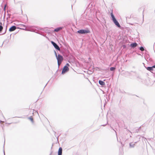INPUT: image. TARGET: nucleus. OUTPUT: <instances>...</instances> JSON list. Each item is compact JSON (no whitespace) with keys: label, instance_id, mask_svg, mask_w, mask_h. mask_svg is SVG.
I'll return each mask as SVG.
<instances>
[{"label":"nucleus","instance_id":"412c9836","mask_svg":"<svg viewBox=\"0 0 155 155\" xmlns=\"http://www.w3.org/2000/svg\"><path fill=\"white\" fill-rule=\"evenodd\" d=\"M6 5H5L4 6V10L5 11V8H6Z\"/></svg>","mask_w":155,"mask_h":155},{"label":"nucleus","instance_id":"a878e982","mask_svg":"<svg viewBox=\"0 0 155 155\" xmlns=\"http://www.w3.org/2000/svg\"><path fill=\"white\" fill-rule=\"evenodd\" d=\"M106 125V124L102 125L103 126H104Z\"/></svg>","mask_w":155,"mask_h":155},{"label":"nucleus","instance_id":"b1692460","mask_svg":"<svg viewBox=\"0 0 155 155\" xmlns=\"http://www.w3.org/2000/svg\"><path fill=\"white\" fill-rule=\"evenodd\" d=\"M137 143V142H135L134 143H135V144L136 143Z\"/></svg>","mask_w":155,"mask_h":155},{"label":"nucleus","instance_id":"9b49d317","mask_svg":"<svg viewBox=\"0 0 155 155\" xmlns=\"http://www.w3.org/2000/svg\"><path fill=\"white\" fill-rule=\"evenodd\" d=\"M129 148H133L135 146V143H133L131 142L129 143Z\"/></svg>","mask_w":155,"mask_h":155},{"label":"nucleus","instance_id":"ddd939ff","mask_svg":"<svg viewBox=\"0 0 155 155\" xmlns=\"http://www.w3.org/2000/svg\"><path fill=\"white\" fill-rule=\"evenodd\" d=\"M110 15H111V17L112 18V20H113L116 18L114 16V15L113 14V12H112L110 13Z\"/></svg>","mask_w":155,"mask_h":155},{"label":"nucleus","instance_id":"dca6fc26","mask_svg":"<svg viewBox=\"0 0 155 155\" xmlns=\"http://www.w3.org/2000/svg\"><path fill=\"white\" fill-rule=\"evenodd\" d=\"M2 24L1 23H0V32L1 31L2 29H3V27L2 26Z\"/></svg>","mask_w":155,"mask_h":155},{"label":"nucleus","instance_id":"4be33fe9","mask_svg":"<svg viewBox=\"0 0 155 155\" xmlns=\"http://www.w3.org/2000/svg\"><path fill=\"white\" fill-rule=\"evenodd\" d=\"M153 69H154V68H155V65L153 66Z\"/></svg>","mask_w":155,"mask_h":155},{"label":"nucleus","instance_id":"6ab92c4d","mask_svg":"<svg viewBox=\"0 0 155 155\" xmlns=\"http://www.w3.org/2000/svg\"><path fill=\"white\" fill-rule=\"evenodd\" d=\"M70 65L68 63H67L65 66L68 67Z\"/></svg>","mask_w":155,"mask_h":155},{"label":"nucleus","instance_id":"6e6552de","mask_svg":"<svg viewBox=\"0 0 155 155\" xmlns=\"http://www.w3.org/2000/svg\"><path fill=\"white\" fill-rule=\"evenodd\" d=\"M62 149L61 147H60L58 151V155H62Z\"/></svg>","mask_w":155,"mask_h":155},{"label":"nucleus","instance_id":"393cba45","mask_svg":"<svg viewBox=\"0 0 155 155\" xmlns=\"http://www.w3.org/2000/svg\"><path fill=\"white\" fill-rule=\"evenodd\" d=\"M54 134H55L56 133V132H55L54 131Z\"/></svg>","mask_w":155,"mask_h":155},{"label":"nucleus","instance_id":"7ed1b4c3","mask_svg":"<svg viewBox=\"0 0 155 155\" xmlns=\"http://www.w3.org/2000/svg\"><path fill=\"white\" fill-rule=\"evenodd\" d=\"M52 45L53 46L54 48L57 50L60 51V49L59 46L54 42L53 41H51Z\"/></svg>","mask_w":155,"mask_h":155},{"label":"nucleus","instance_id":"0eeeda50","mask_svg":"<svg viewBox=\"0 0 155 155\" xmlns=\"http://www.w3.org/2000/svg\"><path fill=\"white\" fill-rule=\"evenodd\" d=\"M138 44L136 43V42H134L133 43H132L130 45V46L132 48H134L135 47H137V45Z\"/></svg>","mask_w":155,"mask_h":155},{"label":"nucleus","instance_id":"2eb2a0df","mask_svg":"<svg viewBox=\"0 0 155 155\" xmlns=\"http://www.w3.org/2000/svg\"><path fill=\"white\" fill-rule=\"evenodd\" d=\"M139 49L142 51H143L144 50V48L142 46L140 47L139 48Z\"/></svg>","mask_w":155,"mask_h":155},{"label":"nucleus","instance_id":"f257e3e1","mask_svg":"<svg viewBox=\"0 0 155 155\" xmlns=\"http://www.w3.org/2000/svg\"><path fill=\"white\" fill-rule=\"evenodd\" d=\"M56 59L58 61V66L61 64L63 61V56L60 54H58Z\"/></svg>","mask_w":155,"mask_h":155},{"label":"nucleus","instance_id":"423d86ee","mask_svg":"<svg viewBox=\"0 0 155 155\" xmlns=\"http://www.w3.org/2000/svg\"><path fill=\"white\" fill-rule=\"evenodd\" d=\"M63 28H64V27H57V28H55L54 30V32H58V31H60L62 30Z\"/></svg>","mask_w":155,"mask_h":155},{"label":"nucleus","instance_id":"9d476101","mask_svg":"<svg viewBox=\"0 0 155 155\" xmlns=\"http://www.w3.org/2000/svg\"><path fill=\"white\" fill-rule=\"evenodd\" d=\"M16 29V27L15 26H13L11 27L9 29V31H12L15 30Z\"/></svg>","mask_w":155,"mask_h":155},{"label":"nucleus","instance_id":"1a4fd4ad","mask_svg":"<svg viewBox=\"0 0 155 155\" xmlns=\"http://www.w3.org/2000/svg\"><path fill=\"white\" fill-rule=\"evenodd\" d=\"M146 68L147 70L151 72H152V71H153L154 70L153 67V66L151 67H147Z\"/></svg>","mask_w":155,"mask_h":155},{"label":"nucleus","instance_id":"aec40b11","mask_svg":"<svg viewBox=\"0 0 155 155\" xmlns=\"http://www.w3.org/2000/svg\"><path fill=\"white\" fill-rule=\"evenodd\" d=\"M29 119L31 121V122H33V119L32 118L30 117Z\"/></svg>","mask_w":155,"mask_h":155},{"label":"nucleus","instance_id":"f8f14e48","mask_svg":"<svg viewBox=\"0 0 155 155\" xmlns=\"http://www.w3.org/2000/svg\"><path fill=\"white\" fill-rule=\"evenodd\" d=\"M99 83L102 86H104L105 84V82L104 81L100 80L99 81Z\"/></svg>","mask_w":155,"mask_h":155},{"label":"nucleus","instance_id":"20e7f679","mask_svg":"<svg viewBox=\"0 0 155 155\" xmlns=\"http://www.w3.org/2000/svg\"><path fill=\"white\" fill-rule=\"evenodd\" d=\"M69 71V68L67 66H64L62 71V74H64Z\"/></svg>","mask_w":155,"mask_h":155},{"label":"nucleus","instance_id":"39448f33","mask_svg":"<svg viewBox=\"0 0 155 155\" xmlns=\"http://www.w3.org/2000/svg\"><path fill=\"white\" fill-rule=\"evenodd\" d=\"M112 21L115 24V25L118 27L120 28L121 27V26L118 21L116 19V18H115L113 20H112Z\"/></svg>","mask_w":155,"mask_h":155},{"label":"nucleus","instance_id":"f3484780","mask_svg":"<svg viewBox=\"0 0 155 155\" xmlns=\"http://www.w3.org/2000/svg\"><path fill=\"white\" fill-rule=\"evenodd\" d=\"M54 53L55 55L56 58L57 57L58 55H57V53L55 51H54Z\"/></svg>","mask_w":155,"mask_h":155},{"label":"nucleus","instance_id":"5701e85b","mask_svg":"<svg viewBox=\"0 0 155 155\" xmlns=\"http://www.w3.org/2000/svg\"><path fill=\"white\" fill-rule=\"evenodd\" d=\"M123 47L124 48H125L126 47V46L125 45H124Z\"/></svg>","mask_w":155,"mask_h":155},{"label":"nucleus","instance_id":"4468645a","mask_svg":"<svg viewBox=\"0 0 155 155\" xmlns=\"http://www.w3.org/2000/svg\"><path fill=\"white\" fill-rule=\"evenodd\" d=\"M115 69H116V67H110V71H114V70H115Z\"/></svg>","mask_w":155,"mask_h":155},{"label":"nucleus","instance_id":"f03ea898","mask_svg":"<svg viewBox=\"0 0 155 155\" xmlns=\"http://www.w3.org/2000/svg\"><path fill=\"white\" fill-rule=\"evenodd\" d=\"M90 31L88 29H80L77 31V33L80 34H86L89 33Z\"/></svg>","mask_w":155,"mask_h":155},{"label":"nucleus","instance_id":"a211bd4d","mask_svg":"<svg viewBox=\"0 0 155 155\" xmlns=\"http://www.w3.org/2000/svg\"><path fill=\"white\" fill-rule=\"evenodd\" d=\"M23 27H24V28H21V29H24V30H25L26 28H25V26L23 25Z\"/></svg>","mask_w":155,"mask_h":155}]
</instances>
